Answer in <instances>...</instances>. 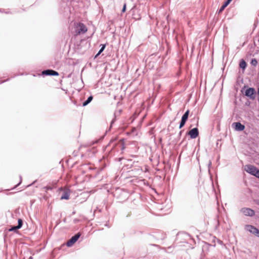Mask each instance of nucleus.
Masks as SVG:
<instances>
[{"instance_id":"1","label":"nucleus","mask_w":259,"mask_h":259,"mask_svg":"<svg viewBox=\"0 0 259 259\" xmlns=\"http://www.w3.org/2000/svg\"><path fill=\"white\" fill-rule=\"evenodd\" d=\"M245 229L250 233L254 234L257 237H259V230L256 228L251 225H246Z\"/></svg>"},{"instance_id":"2","label":"nucleus","mask_w":259,"mask_h":259,"mask_svg":"<svg viewBox=\"0 0 259 259\" xmlns=\"http://www.w3.org/2000/svg\"><path fill=\"white\" fill-rule=\"evenodd\" d=\"M245 95L251 99H254L255 98V91L252 88H249L245 91Z\"/></svg>"},{"instance_id":"3","label":"nucleus","mask_w":259,"mask_h":259,"mask_svg":"<svg viewBox=\"0 0 259 259\" xmlns=\"http://www.w3.org/2000/svg\"><path fill=\"white\" fill-rule=\"evenodd\" d=\"M257 168L253 165H247L245 167V171L249 174L254 176L256 174V171L257 170Z\"/></svg>"},{"instance_id":"4","label":"nucleus","mask_w":259,"mask_h":259,"mask_svg":"<svg viewBox=\"0 0 259 259\" xmlns=\"http://www.w3.org/2000/svg\"><path fill=\"white\" fill-rule=\"evenodd\" d=\"M80 236V235L78 233H77L76 234H75L73 237H72L71 238V239L69 241H68V242H67V243H66L67 246L68 247L72 246L78 239Z\"/></svg>"},{"instance_id":"5","label":"nucleus","mask_w":259,"mask_h":259,"mask_svg":"<svg viewBox=\"0 0 259 259\" xmlns=\"http://www.w3.org/2000/svg\"><path fill=\"white\" fill-rule=\"evenodd\" d=\"M79 27V29L76 31L77 34L85 33L88 29L86 26L83 23H79L77 25V27Z\"/></svg>"},{"instance_id":"6","label":"nucleus","mask_w":259,"mask_h":259,"mask_svg":"<svg viewBox=\"0 0 259 259\" xmlns=\"http://www.w3.org/2000/svg\"><path fill=\"white\" fill-rule=\"evenodd\" d=\"M241 212L246 216H253L254 215V211L248 208H243L241 209Z\"/></svg>"},{"instance_id":"7","label":"nucleus","mask_w":259,"mask_h":259,"mask_svg":"<svg viewBox=\"0 0 259 259\" xmlns=\"http://www.w3.org/2000/svg\"><path fill=\"white\" fill-rule=\"evenodd\" d=\"M199 134L198 128L196 127L192 128L189 132V135H190L191 139L196 138Z\"/></svg>"},{"instance_id":"8","label":"nucleus","mask_w":259,"mask_h":259,"mask_svg":"<svg viewBox=\"0 0 259 259\" xmlns=\"http://www.w3.org/2000/svg\"><path fill=\"white\" fill-rule=\"evenodd\" d=\"M42 74L46 75H51V76H58L59 73L58 72L53 70H46L42 71Z\"/></svg>"},{"instance_id":"9","label":"nucleus","mask_w":259,"mask_h":259,"mask_svg":"<svg viewBox=\"0 0 259 259\" xmlns=\"http://www.w3.org/2000/svg\"><path fill=\"white\" fill-rule=\"evenodd\" d=\"M234 124L235 125L234 128L235 130L237 131H242L245 128L244 125L240 122H235L234 123Z\"/></svg>"},{"instance_id":"10","label":"nucleus","mask_w":259,"mask_h":259,"mask_svg":"<svg viewBox=\"0 0 259 259\" xmlns=\"http://www.w3.org/2000/svg\"><path fill=\"white\" fill-rule=\"evenodd\" d=\"M18 224L17 226H15L14 227L12 228L9 230L10 231H13L16 229H19L21 228L22 226V221L21 219H19L18 221Z\"/></svg>"},{"instance_id":"11","label":"nucleus","mask_w":259,"mask_h":259,"mask_svg":"<svg viewBox=\"0 0 259 259\" xmlns=\"http://www.w3.org/2000/svg\"><path fill=\"white\" fill-rule=\"evenodd\" d=\"M70 193L68 191H65L64 192L63 194L62 195L61 199H68L69 198Z\"/></svg>"},{"instance_id":"12","label":"nucleus","mask_w":259,"mask_h":259,"mask_svg":"<svg viewBox=\"0 0 259 259\" xmlns=\"http://www.w3.org/2000/svg\"><path fill=\"white\" fill-rule=\"evenodd\" d=\"M232 0H227L224 4L221 7L219 12H222L232 1Z\"/></svg>"},{"instance_id":"13","label":"nucleus","mask_w":259,"mask_h":259,"mask_svg":"<svg viewBox=\"0 0 259 259\" xmlns=\"http://www.w3.org/2000/svg\"><path fill=\"white\" fill-rule=\"evenodd\" d=\"M92 100H93V97L92 96H89L88 97V98L87 99V100L83 102L82 106H87L88 104H89L92 101Z\"/></svg>"},{"instance_id":"14","label":"nucleus","mask_w":259,"mask_h":259,"mask_svg":"<svg viewBox=\"0 0 259 259\" xmlns=\"http://www.w3.org/2000/svg\"><path fill=\"white\" fill-rule=\"evenodd\" d=\"M239 66L241 68H242L243 69H244L246 68V63L244 60L242 59L241 60V61L240 62Z\"/></svg>"},{"instance_id":"15","label":"nucleus","mask_w":259,"mask_h":259,"mask_svg":"<svg viewBox=\"0 0 259 259\" xmlns=\"http://www.w3.org/2000/svg\"><path fill=\"white\" fill-rule=\"evenodd\" d=\"M189 110H187L185 113H184V114L182 116V119H184L185 120L187 121L188 118V116H189Z\"/></svg>"},{"instance_id":"16","label":"nucleus","mask_w":259,"mask_h":259,"mask_svg":"<svg viewBox=\"0 0 259 259\" xmlns=\"http://www.w3.org/2000/svg\"><path fill=\"white\" fill-rule=\"evenodd\" d=\"M105 46H106L105 45H102V47H101V49H100L99 51L98 52V53H97V54L96 55V56L99 55L104 51V50L105 48Z\"/></svg>"},{"instance_id":"17","label":"nucleus","mask_w":259,"mask_h":259,"mask_svg":"<svg viewBox=\"0 0 259 259\" xmlns=\"http://www.w3.org/2000/svg\"><path fill=\"white\" fill-rule=\"evenodd\" d=\"M250 63L252 66H256L257 64V61L255 59H252Z\"/></svg>"},{"instance_id":"18","label":"nucleus","mask_w":259,"mask_h":259,"mask_svg":"<svg viewBox=\"0 0 259 259\" xmlns=\"http://www.w3.org/2000/svg\"><path fill=\"white\" fill-rule=\"evenodd\" d=\"M186 120L181 119V121L180 123L179 128H181L185 124Z\"/></svg>"},{"instance_id":"19","label":"nucleus","mask_w":259,"mask_h":259,"mask_svg":"<svg viewBox=\"0 0 259 259\" xmlns=\"http://www.w3.org/2000/svg\"><path fill=\"white\" fill-rule=\"evenodd\" d=\"M256 177L259 178V169H258L256 171V174L254 175Z\"/></svg>"},{"instance_id":"20","label":"nucleus","mask_w":259,"mask_h":259,"mask_svg":"<svg viewBox=\"0 0 259 259\" xmlns=\"http://www.w3.org/2000/svg\"><path fill=\"white\" fill-rule=\"evenodd\" d=\"M256 177L259 178V169H258L256 171V174L254 175Z\"/></svg>"},{"instance_id":"21","label":"nucleus","mask_w":259,"mask_h":259,"mask_svg":"<svg viewBox=\"0 0 259 259\" xmlns=\"http://www.w3.org/2000/svg\"><path fill=\"white\" fill-rule=\"evenodd\" d=\"M125 9H126V4H124V5H123V8H122V12L123 13L125 12Z\"/></svg>"},{"instance_id":"22","label":"nucleus","mask_w":259,"mask_h":259,"mask_svg":"<svg viewBox=\"0 0 259 259\" xmlns=\"http://www.w3.org/2000/svg\"><path fill=\"white\" fill-rule=\"evenodd\" d=\"M257 95H258V100L259 101V89H258V91H257Z\"/></svg>"},{"instance_id":"23","label":"nucleus","mask_w":259,"mask_h":259,"mask_svg":"<svg viewBox=\"0 0 259 259\" xmlns=\"http://www.w3.org/2000/svg\"><path fill=\"white\" fill-rule=\"evenodd\" d=\"M211 164V162H209V163H208V166H210Z\"/></svg>"}]
</instances>
